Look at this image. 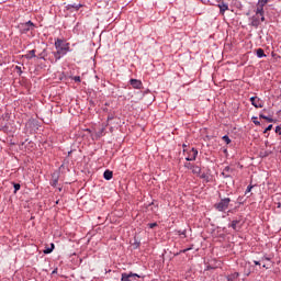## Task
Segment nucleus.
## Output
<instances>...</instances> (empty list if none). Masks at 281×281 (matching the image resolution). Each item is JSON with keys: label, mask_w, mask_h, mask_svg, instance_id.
<instances>
[{"label": "nucleus", "mask_w": 281, "mask_h": 281, "mask_svg": "<svg viewBox=\"0 0 281 281\" xmlns=\"http://www.w3.org/2000/svg\"><path fill=\"white\" fill-rule=\"evenodd\" d=\"M269 3V0H258L257 3V14H262V12L265 13V5Z\"/></svg>", "instance_id": "obj_5"}, {"label": "nucleus", "mask_w": 281, "mask_h": 281, "mask_svg": "<svg viewBox=\"0 0 281 281\" xmlns=\"http://www.w3.org/2000/svg\"><path fill=\"white\" fill-rule=\"evenodd\" d=\"M267 122H273V120L271 119V117H269V116H267Z\"/></svg>", "instance_id": "obj_31"}, {"label": "nucleus", "mask_w": 281, "mask_h": 281, "mask_svg": "<svg viewBox=\"0 0 281 281\" xmlns=\"http://www.w3.org/2000/svg\"><path fill=\"white\" fill-rule=\"evenodd\" d=\"M55 47L57 49V54H55L56 60H60V55L65 56L67 50L69 49V44H64L63 40L55 41Z\"/></svg>", "instance_id": "obj_1"}, {"label": "nucleus", "mask_w": 281, "mask_h": 281, "mask_svg": "<svg viewBox=\"0 0 281 281\" xmlns=\"http://www.w3.org/2000/svg\"><path fill=\"white\" fill-rule=\"evenodd\" d=\"M276 133H278L279 135H281V126H277V127H276Z\"/></svg>", "instance_id": "obj_26"}, {"label": "nucleus", "mask_w": 281, "mask_h": 281, "mask_svg": "<svg viewBox=\"0 0 281 281\" xmlns=\"http://www.w3.org/2000/svg\"><path fill=\"white\" fill-rule=\"evenodd\" d=\"M15 69L21 74V67L16 66Z\"/></svg>", "instance_id": "obj_32"}, {"label": "nucleus", "mask_w": 281, "mask_h": 281, "mask_svg": "<svg viewBox=\"0 0 281 281\" xmlns=\"http://www.w3.org/2000/svg\"><path fill=\"white\" fill-rule=\"evenodd\" d=\"M236 225H238V222L233 221V222H232V227H233V229H236Z\"/></svg>", "instance_id": "obj_25"}, {"label": "nucleus", "mask_w": 281, "mask_h": 281, "mask_svg": "<svg viewBox=\"0 0 281 281\" xmlns=\"http://www.w3.org/2000/svg\"><path fill=\"white\" fill-rule=\"evenodd\" d=\"M263 259H265V260H271V258H269V257H263Z\"/></svg>", "instance_id": "obj_33"}, {"label": "nucleus", "mask_w": 281, "mask_h": 281, "mask_svg": "<svg viewBox=\"0 0 281 281\" xmlns=\"http://www.w3.org/2000/svg\"><path fill=\"white\" fill-rule=\"evenodd\" d=\"M220 8V12L221 14H225V12H227V10H229V5H227V3L222 2L221 4H218Z\"/></svg>", "instance_id": "obj_10"}, {"label": "nucleus", "mask_w": 281, "mask_h": 281, "mask_svg": "<svg viewBox=\"0 0 281 281\" xmlns=\"http://www.w3.org/2000/svg\"><path fill=\"white\" fill-rule=\"evenodd\" d=\"M252 189H254L252 186H248L246 192H251Z\"/></svg>", "instance_id": "obj_29"}, {"label": "nucleus", "mask_w": 281, "mask_h": 281, "mask_svg": "<svg viewBox=\"0 0 281 281\" xmlns=\"http://www.w3.org/2000/svg\"><path fill=\"white\" fill-rule=\"evenodd\" d=\"M130 85L133 87V89H142V87H144V85L142 83V80H137V79H131Z\"/></svg>", "instance_id": "obj_8"}, {"label": "nucleus", "mask_w": 281, "mask_h": 281, "mask_svg": "<svg viewBox=\"0 0 281 281\" xmlns=\"http://www.w3.org/2000/svg\"><path fill=\"white\" fill-rule=\"evenodd\" d=\"M54 249H55L54 244H50V247H49V248H45V249H44V254H52V251H54Z\"/></svg>", "instance_id": "obj_16"}, {"label": "nucleus", "mask_w": 281, "mask_h": 281, "mask_svg": "<svg viewBox=\"0 0 281 281\" xmlns=\"http://www.w3.org/2000/svg\"><path fill=\"white\" fill-rule=\"evenodd\" d=\"M184 167H187L188 170H192V168H194V165L187 162V164H184Z\"/></svg>", "instance_id": "obj_20"}, {"label": "nucleus", "mask_w": 281, "mask_h": 281, "mask_svg": "<svg viewBox=\"0 0 281 281\" xmlns=\"http://www.w3.org/2000/svg\"><path fill=\"white\" fill-rule=\"evenodd\" d=\"M0 131H8V123H1V121H0Z\"/></svg>", "instance_id": "obj_17"}, {"label": "nucleus", "mask_w": 281, "mask_h": 281, "mask_svg": "<svg viewBox=\"0 0 281 281\" xmlns=\"http://www.w3.org/2000/svg\"><path fill=\"white\" fill-rule=\"evenodd\" d=\"M24 57H26L27 59L36 58V50L35 49L29 50V53L24 55Z\"/></svg>", "instance_id": "obj_13"}, {"label": "nucleus", "mask_w": 281, "mask_h": 281, "mask_svg": "<svg viewBox=\"0 0 281 281\" xmlns=\"http://www.w3.org/2000/svg\"><path fill=\"white\" fill-rule=\"evenodd\" d=\"M13 188H14V192H19V190H21V184L14 183Z\"/></svg>", "instance_id": "obj_19"}, {"label": "nucleus", "mask_w": 281, "mask_h": 281, "mask_svg": "<svg viewBox=\"0 0 281 281\" xmlns=\"http://www.w3.org/2000/svg\"><path fill=\"white\" fill-rule=\"evenodd\" d=\"M21 30L24 34H26V32H32V30H34V23L29 21L21 25Z\"/></svg>", "instance_id": "obj_6"}, {"label": "nucleus", "mask_w": 281, "mask_h": 281, "mask_svg": "<svg viewBox=\"0 0 281 281\" xmlns=\"http://www.w3.org/2000/svg\"><path fill=\"white\" fill-rule=\"evenodd\" d=\"M250 102L255 109H262L265 106V102L258 97L250 98Z\"/></svg>", "instance_id": "obj_4"}, {"label": "nucleus", "mask_w": 281, "mask_h": 281, "mask_svg": "<svg viewBox=\"0 0 281 281\" xmlns=\"http://www.w3.org/2000/svg\"><path fill=\"white\" fill-rule=\"evenodd\" d=\"M252 122L256 126H260V122L258 121V117H252Z\"/></svg>", "instance_id": "obj_21"}, {"label": "nucleus", "mask_w": 281, "mask_h": 281, "mask_svg": "<svg viewBox=\"0 0 281 281\" xmlns=\"http://www.w3.org/2000/svg\"><path fill=\"white\" fill-rule=\"evenodd\" d=\"M131 278H139V276L137 274H133V273H122V278H121V281H133L131 280Z\"/></svg>", "instance_id": "obj_9"}, {"label": "nucleus", "mask_w": 281, "mask_h": 281, "mask_svg": "<svg viewBox=\"0 0 281 281\" xmlns=\"http://www.w3.org/2000/svg\"><path fill=\"white\" fill-rule=\"evenodd\" d=\"M222 139H223L226 144H232V139H231L229 136H227V135L223 136Z\"/></svg>", "instance_id": "obj_18"}, {"label": "nucleus", "mask_w": 281, "mask_h": 281, "mask_svg": "<svg viewBox=\"0 0 281 281\" xmlns=\"http://www.w3.org/2000/svg\"><path fill=\"white\" fill-rule=\"evenodd\" d=\"M196 155H199V150H196L195 148H192L189 153V156L186 158V160L187 161H195Z\"/></svg>", "instance_id": "obj_7"}, {"label": "nucleus", "mask_w": 281, "mask_h": 281, "mask_svg": "<svg viewBox=\"0 0 281 281\" xmlns=\"http://www.w3.org/2000/svg\"><path fill=\"white\" fill-rule=\"evenodd\" d=\"M103 177L106 181H111V179H113V171L111 170H105L103 173Z\"/></svg>", "instance_id": "obj_12"}, {"label": "nucleus", "mask_w": 281, "mask_h": 281, "mask_svg": "<svg viewBox=\"0 0 281 281\" xmlns=\"http://www.w3.org/2000/svg\"><path fill=\"white\" fill-rule=\"evenodd\" d=\"M222 177H224V179H227V177H229V173H227L226 171L223 170Z\"/></svg>", "instance_id": "obj_23"}, {"label": "nucleus", "mask_w": 281, "mask_h": 281, "mask_svg": "<svg viewBox=\"0 0 281 281\" xmlns=\"http://www.w3.org/2000/svg\"><path fill=\"white\" fill-rule=\"evenodd\" d=\"M265 21V13H258V10H256V14L251 18V25L252 27H258L260 23Z\"/></svg>", "instance_id": "obj_3"}, {"label": "nucleus", "mask_w": 281, "mask_h": 281, "mask_svg": "<svg viewBox=\"0 0 281 281\" xmlns=\"http://www.w3.org/2000/svg\"><path fill=\"white\" fill-rule=\"evenodd\" d=\"M254 262H255V265H257V266L260 265V261H254Z\"/></svg>", "instance_id": "obj_34"}, {"label": "nucleus", "mask_w": 281, "mask_h": 281, "mask_svg": "<svg viewBox=\"0 0 281 281\" xmlns=\"http://www.w3.org/2000/svg\"><path fill=\"white\" fill-rule=\"evenodd\" d=\"M188 250H189V249H184V250H183V254H186V251H188Z\"/></svg>", "instance_id": "obj_35"}, {"label": "nucleus", "mask_w": 281, "mask_h": 281, "mask_svg": "<svg viewBox=\"0 0 281 281\" xmlns=\"http://www.w3.org/2000/svg\"><path fill=\"white\" fill-rule=\"evenodd\" d=\"M240 277V273L234 272L227 277V281H238V278Z\"/></svg>", "instance_id": "obj_11"}, {"label": "nucleus", "mask_w": 281, "mask_h": 281, "mask_svg": "<svg viewBox=\"0 0 281 281\" xmlns=\"http://www.w3.org/2000/svg\"><path fill=\"white\" fill-rule=\"evenodd\" d=\"M148 226L150 229H154V227H157V223H150V224H148Z\"/></svg>", "instance_id": "obj_24"}, {"label": "nucleus", "mask_w": 281, "mask_h": 281, "mask_svg": "<svg viewBox=\"0 0 281 281\" xmlns=\"http://www.w3.org/2000/svg\"><path fill=\"white\" fill-rule=\"evenodd\" d=\"M191 172H193V175H196L199 177V175H201V167L193 165Z\"/></svg>", "instance_id": "obj_14"}, {"label": "nucleus", "mask_w": 281, "mask_h": 281, "mask_svg": "<svg viewBox=\"0 0 281 281\" xmlns=\"http://www.w3.org/2000/svg\"><path fill=\"white\" fill-rule=\"evenodd\" d=\"M231 170H232V168H229V167L224 168V171H226L227 175H229Z\"/></svg>", "instance_id": "obj_28"}, {"label": "nucleus", "mask_w": 281, "mask_h": 281, "mask_svg": "<svg viewBox=\"0 0 281 281\" xmlns=\"http://www.w3.org/2000/svg\"><path fill=\"white\" fill-rule=\"evenodd\" d=\"M271 128H273V125H269V126L263 131V133H269V131H271Z\"/></svg>", "instance_id": "obj_22"}, {"label": "nucleus", "mask_w": 281, "mask_h": 281, "mask_svg": "<svg viewBox=\"0 0 281 281\" xmlns=\"http://www.w3.org/2000/svg\"><path fill=\"white\" fill-rule=\"evenodd\" d=\"M259 117H260L261 120H267V116H266L265 114H260Z\"/></svg>", "instance_id": "obj_30"}, {"label": "nucleus", "mask_w": 281, "mask_h": 281, "mask_svg": "<svg viewBox=\"0 0 281 281\" xmlns=\"http://www.w3.org/2000/svg\"><path fill=\"white\" fill-rule=\"evenodd\" d=\"M250 272H247L246 276H249Z\"/></svg>", "instance_id": "obj_36"}, {"label": "nucleus", "mask_w": 281, "mask_h": 281, "mask_svg": "<svg viewBox=\"0 0 281 281\" xmlns=\"http://www.w3.org/2000/svg\"><path fill=\"white\" fill-rule=\"evenodd\" d=\"M74 80H75V82H80V76H75Z\"/></svg>", "instance_id": "obj_27"}, {"label": "nucleus", "mask_w": 281, "mask_h": 281, "mask_svg": "<svg viewBox=\"0 0 281 281\" xmlns=\"http://www.w3.org/2000/svg\"><path fill=\"white\" fill-rule=\"evenodd\" d=\"M80 8V4L77 7V9Z\"/></svg>", "instance_id": "obj_37"}, {"label": "nucleus", "mask_w": 281, "mask_h": 281, "mask_svg": "<svg viewBox=\"0 0 281 281\" xmlns=\"http://www.w3.org/2000/svg\"><path fill=\"white\" fill-rule=\"evenodd\" d=\"M257 57L258 58H267V55L265 54V50L262 48L257 49Z\"/></svg>", "instance_id": "obj_15"}, {"label": "nucleus", "mask_w": 281, "mask_h": 281, "mask_svg": "<svg viewBox=\"0 0 281 281\" xmlns=\"http://www.w3.org/2000/svg\"><path fill=\"white\" fill-rule=\"evenodd\" d=\"M229 203H232V200L229 198L222 199L218 203L215 204L216 210L218 212H226L229 207Z\"/></svg>", "instance_id": "obj_2"}]
</instances>
